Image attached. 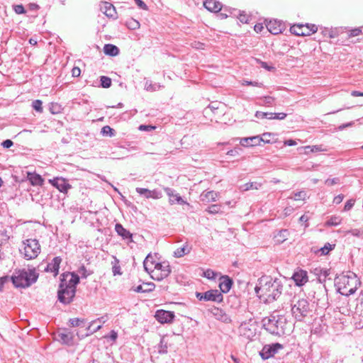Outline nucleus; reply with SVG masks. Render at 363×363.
I'll return each mask as SVG.
<instances>
[{"mask_svg": "<svg viewBox=\"0 0 363 363\" xmlns=\"http://www.w3.org/2000/svg\"><path fill=\"white\" fill-rule=\"evenodd\" d=\"M283 280L271 276H262L255 288L257 297L264 303L277 301L283 291Z\"/></svg>", "mask_w": 363, "mask_h": 363, "instance_id": "nucleus-1", "label": "nucleus"}, {"mask_svg": "<svg viewBox=\"0 0 363 363\" xmlns=\"http://www.w3.org/2000/svg\"><path fill=\"white\" fill-rule=\"evenodd\" d=\"M360 284V280L357 276L351 272L336 278L337 290L344 296H350L354 294Z\"/></svg>", "mask_w": 363, "mask_h": 363, "instance_id": "nucleus-2", "label": "nucleus"}, {"mask_svg": "<svg viewBox=\"0 0 363 363\" xmlns=\"http://www.w3.org/2000/svg\"><path fill=\"white\" fill-rule=\"evenodd\" d=\"M38 278L35 269H19L13 272L11 281L17 288H26L34 284Z\"/></svg>", "mask_w": 363, "mask_h": 363, "instance_id": "nucleus-3", "label": "nucleus"}, {"mask_svg": "<svg viewBox=\"0 0 363 363\" xmlns=\"http://www.w3.org/2000/svg\"><path fill=\"white\" fill-rule=\"evenodd\" d=\"M286 319L282 315H271L263 320V326L272 335L281 336L285 333Z\"/></svg>", "mask_w": 363, "mask_h": 363, "instance_id": "nucleus-4", "label": "nucleus"}, {"mask_svg": "<svg viewBox=\"0 0 363 363\" xmlns=\"http://www.w3.org/2000/svg\"><path fill=\"white\" fill-rule=\"evenodd\" d=\"M23 248L20 249V252L28 260L36 258L41 250L37 239H26L23 241Z\"/></svg>", "mask_w": 363, "mask_h": 363, "instance_id": "nucleus-5", "label": "nucleus"}, {"mask_svg": "<svg viewBox=\"0 0 363 363\" xmlns=\"http://www.w3.org/2000/svg\"><path fill=\"white\" fill-rule=\"evenodd\" d=\"M311 311V305L306 298L298 299L291 306L292 315L298 321H302Z\"/></svg>", "mask_w": 363, "mask_h": 363, "instance_id": "nucleus-6", "label": "nucleus"}, {"mask_svg": "<svg viewBox=\"0 0 363 363\" xmlns=\"http://www.w3.org/2000/svg\"><path fill=\"white\" fill-rule=\"evenodd\" d=\"M171 273L170 266L168 262H157L150 275L156 281H162Z\"/></svg>", "mask_w": 363, "mask_h": 363, "instance_id": "nucleus-7", "label": "nucleus"}, {"mask_svg": "<svg viewBox=\"0 0 363 363\" xmlns=\"http://www.w3.org/2000/svg\"><path fill=\"white\" fill-rule=\"evenodd\" d=\"M79 282V277L74 272L63 273L61 275L60 287L67 288H67L71 287V289H76Z\"/></svg>", "mask_w": 363, "mask_h": 363, "instance_id": "nucleus-8", "label": "nucleus"}, {"mask_svg": "<svg viewBox=\"0 0 363 363\" xmlns=\"http://www.w3.org/2000/svg\"><path fill=\"white\" fill-rule=\"evenodd\" d=\"M76 289H71V287H60L57 292L58 300L64 303L69 304L72 301L75 296Z\"/></svg>", "mask_w": 363, "mask_h": 363, "instance_id": "nucleus-9", "label": "nucleus"}, {"mask_svg": "<svg viewBox=\"0 0 363 363\" xmlns=\"http://www.w3.org/2000/svg\"><path fill=\"white\" fill-rule=\"evenodd\" d=\"M262 142L264 143H270L269 140H265L264 138L259 135L252 136L248 138H242L240 139V145L245 147L260 145Z\"/></svg>", "mask_w": 363, "mask_h": 363, "instance_id": "nucleus-10", "label": "nucleus"}, {"mask_svg": "<svg viewBox=\"0 0 363 363\" xmlns=\"http://www.w3.org/2000/svg\"><path fill=\"white\" fill-rule=\"evenodd\" d=\"M282 348V345L279 343H275L271 345H265L260 351L259 354L263 359H267L273 357L279 350Z\"/></svg>", "mask_w": 363, "mask_h": 363, "instance_id": "nucleus-11", "label": "nucleus"}, {"mask_svg": "<svg viewBox=\"0 0 363 363\" xmlns=\"http://www.w3.org/2000/svg\"><path fill=\"white\" fill-rule=\"evenodd\" d=\"M155 317L156 320L162 324L164 323H171L173 322L174 318L175 317L174 312L164 311V310H157L155 312Z\"/></svg>", "mask_w": 363, "mask_h": 363, "instance_id": "nucleus-12", "label": "nucleus"}, {"mask_svg": "<svg viewBox=\"0 0 363 363\" xmlns=\"http://www.w3.org/2000/svg\"><path fill=\"white\" fill-rule=\"evenodd\" d=\"M292 279L298 286H302L308 281V273L303 269H298L294 272Z\"/></svg>", "mask_w": 363, "mask_h": 363, "instance_id": "nucleus-13", "label": "nucleus"}, {"mask_svg": "<svg viewBox=\"0 0 363 363\" xmlns=\"http://www.w3.org/2000/svg\"><path fill=\"white\" fill-rule=\"evenodd\" d=\"M203 298L205 301H211L216 303H220L223 299V294L217 289H211L204 292Z\"/></svg>", "mask_w": 363, "mask_h": 363, "instance_id": "nucleus-14", "label": "nucleus"}, {"mask_svg": "<svg viewBox=\"0 0 363 363\" xmlns=\"http://www.w3.org/2000/svg\"><path fill=\"white\" fill-rule=\"evenodd\" d=\"M49 182L62 193H67L72 187L71 185L62 178H54L52 179H50Z\"/></svg>", "mask_w": 363, "mask_h": 363, "instance_id": "nucleus-15", "label": "nucleus"}, {"mask_svg": "<svg viewBox=\"0 0 363 363\" xmlns=\"http://www.w3.org/2000/svg\"><path fill=\"white\" fill-rule=\"evenodd\" d=\"M164 191H165L166 194L168 195V196L169 197V203L171 204L177 203L181 205H183V204L189 205L178 194H174V191L173 189L167 187L164 189Z\"/></svg>", "mask_w": 363, "mask_h": 363, "instance_id": "nucleus-16", "label": "nucleus"}, {"mask_svg": "<svg viewBox=\"0 0 363 363\" xmlns=\"http://www.w3.org/2000/svg\"><path fill=\"white\" fill-rule=\"evenodd\" d=\"M62 262L60 257H55L52 259V262L48 263L45 268V272H53L54 276H57L59 272L60 264Z\"/></svg>", "mask_w": 363, "mask_h": 363, "instance_id": "nucleus-17", "label": "nucleus"}, {"mask_svg": "<svg viewBox=\"0 0 363 363\" xmlns=\"http://www.w3.org/2000/svg\"><path fill=\"white\" fill-rule=\"evenodd\" d=\"M136 191L140 194L143 195L146 199H160L162 197V193L157 190H149L145 188H136Z\"/></svg>", "mask_w": 363, "mask_h": 363, "instance_id": "nucleus-18", "label": "nucleus"}, {"mask_svg": "<svg viewBox=\"0 0 363 363\" xmlns=\"http://www.w3.org/2000/svg\"><path fill=\"white\" fill-rule=\"evenodd\" d=\"M26 179L33 186H43L44 179L42 177L35 172H27Z\"/></svg>", "mask_w": 363, "mask_h": 363, "instance_id": "nucleus-19", "label": "nucleus"}, {"mask_svg": "<svg viewBox=\"0 0 363 363\" xmlns=\"http://www.w3.org/2000/svg\"><path fill=\"white\" fill-rule=\"evenodd\" d=\"M219 194L214 191H203L200 195V200L204 203L216 201Z\"/></svg>", "mask_w": 363, "mask_h": 363, "instance_id": "nucleus-20", "label": "nucleus"}, {"mask_svg": "<svg viewBox=\"0 0 363 363\" xmlns=\"http://www.w3.org/2000/svg\"><path fill=\"white\" fill-rule=\"evenodd\" d=\"M307 29L306 25H294L290 28V31L296 35L306 36L309 35V31H307Z\"/></svg>", "mask_w": 363, "mask_h": 363, "instance_id": "nucleus-21", "label": "nucleus"}, {"mask_svg": "<svg viewBox=\"0 0 363 363\" xmlns=\"http://www.w3.org/2000/svg\"><path fill=\"white\" fill-rule=\"evenodd\" d=\"M233 285V281L228 276L222 277L220 279V281L219 283V288L220 289V292L222 293H228L231 289Z\"/></svg>", "mask_w": 363, "mask_h": 363, "instance_id": "nucleus-22", "label": "nucleus"}, {"mask_svg": "<svg viewBox=\"0 0 363 363\" xmlns=\"http://www.w3.org/2000/svg\"><path fill=\"white\" fill-rule=\"evenodd\" d=\"M204 7L211 12H218L222 9V5L219 1L215 0H206L203 2Z\"/></svg>", "mask_w": 363, "mask_h": 363, "instance_id": "nucleus-23", "label": "nucleus"}, {"mask_svg": "<svg viewBox=\"0 0 363 363\" xmlns=\"http://www.w3.org/2000/svg\"><path fill=\"white\" fill-rule=\"evenodd\" d=\"M267 30L272 34L277 35L281 32V23L277 21H270L266 25Z\"/></svg>", "mask_w": 363, "mask_h": 363, "instance_id": "nucleus-24", "label": "nucleus"}, {"mask_svg": "<svg viewBox=\"0 0 363 363\" xmlns=\"http://www.w3.org/2000/svg\"><path fill=\"white\" fill-rule=\"evenodd\" d=\"M239 331L241 335L249 339L255 335V331L250 328V325L247 323H243L240 325Z\"/></svg>", "mask_w": 363, "mask_h": 363, "instance_id": "nucleus-25", "label": "nucleus"}, {"mask_svg": "<svg viewBox=\"0 0 363 363\" xmlns=\"http://www.w3.org/2000/svg\"><path fill=\"white\" fill-rule=\"evenodd\" d=\"M115 230L118 233V235L121 236L124 240H130L132 241L133 235L123 228V226L120 223H116L115 225Z\"/></svg>", "mask_w": 363, "mask_h": 363, "instance_id": "nucleus-26", "label": "nucleus"}, {"mask_svg": "<svg viewBox=\"0 0 363 363\" xmlns=\"http://www.w3.org/2000/svg\"><path fill=\"white\" fill-rule=\"evenodd\" d=\"M213 313L215 318L221 322L228 323L231 321L229 315H227L223 310L218 308H216Z\"/></svg>", "mask_w": 363, "mask_h": 363, "instance_id": "nucleus-27", "label": "nucleus"}, {"mask_svg": "<svg viewBox=\"0 0 363 363\" xmlns=\"http://www.w3.org/2000/svg\"><path fill=\"white\" fill-rule=\"evenodd\" d=\"M156 263L157 262H155L152 255L151 254H148L143 261L145 270L150 274Z\"/></svg>", "mask_w": 363, "mask_h": 363, "instance_id": "nucleus-28", "label": "nucleus"}, {"mask_svg": "<svg viewBox=\"0 0 363 363\" xmlns=\"http://www.w3.org/2000/svg\"><path fill=\"white\" fill-rule=\"evenodd\" d=\"M58 340L65 345H72L73 342V335L70 332L60 333L58 334Z\"/></svg>", "mask_w": 363, "mask_h": 363, "instance_id": "nucleus-29", "label": "nucleus"}, {"mask_svg": "<svg viewBox=\"0 0 363 363\" xmlns=\"http://www.w3.org/2000/svg\"><path fill=\"white\" fill-rule=\"evenodd\" d=\"M104 52L109 56H116L119 53V49L117 46L112 44H106L104 47Z\"/></svg>", "mask_w": 363, "mask_h": 363, "instance_id": "nucleus-30", "label": "nucleus"}, {"mask_svg": "<svg viewBox=\"0 0 363 363\" xmlns=\"http://www.w3.org/2000/svg\"><path fill=\"white\" fill-rule=\"evenodd\" d=\"M314 271L315 274L318 277L320 282H324L330 274V270L326 269L315 268Z\"/></svg>", "mask_w": 363, "mask_h": 363, "instance_id": "nucleus-31", "label": "nucleus"}, {"mask_svg": "<svg viewBox=\"0 0 363 363\" xmlns=\"http://www.w3.org/2000/svg\"><path fill=\"white\" fill-rule=\"evenodd\" d=\"M146 286H150V289H144L143 285H139L135 288L133 289V291L137 293H147L151 292L155 289V284L150 282L145 283Z\"/></svg>", "mask_w": 363, "mask_h": 363, "instance_id": "nucleus-32", "label": "nucleus"}, {"mask_svg": "<svg viewBox=\"0 0 363 363\" xmlns=\"http://www.w3.org/2000/svg\"><path fill=\"white\" fill-rule=\"evenodd\" d=\"M190 251H191V247H189V245L187 244H186L183 247L177 248L174 252V255L175 257H182L184 255L189 254L190 252Z\"/></svg>", "mask_w": 363, "mask_h": 363, "instance_id": "nucleus-33", "label": "nucleus"}, {"mask_svg": "<svg viewBox=\"0 0 363 363\" xmlns=\"http://www.w3.org/2000/svg\"><path fill=\"white\" fill-rule=\"evenodd\" d=\"M104 14L108 17H114L116 14L115 7L110 3H104Z\"/></svg>", "mask_w": 363, "mask_h": 363, "instance_id": "nucleus-34", "label": "nucleus"}, {"mask_svg": "<svg viewBox=\"0 0 363 363\" xmlns=\"http://www.w3.org/2000/svg\"><path fill=\"white\" fill-rule=\"evenodd\" d=\"M259 101L260 102L259 103V105L260 106H272L275 101V98L270 96H266L260 97Z\"/></svg>", "mask_w": 363, "mask_h": 363, "instance_id": "nucleus-35", "label": "nucleus"}, {"mask_svg": "<svg viewBox=\"0 0 363 363\" xmlns=\"http://www.w3.org/2000/svg\"><path fill=\"white\" fill-rule=\"evenodd\" d=\"M262 184L258 182H249L243 184L240 186V189L242 191H248L250 189H259Z\"/></svg>", "mask_w": 363, "mask_h": 363, "instance_id": "nucleus-36", "label": "nucleus"}, {"mask_svg": "<svg viewBox=\"0 0 363 363\" xmlns=\"http://www.w3.org/2000/svg\"><path fill=\"white\" fill-rule=\"evenodd\" d=\"M342 218L340 216H333L325 223L326 226H337L341 223Z\"/></svg>", "mask_w": 363, "mask_h": 363, "instance_id": "nucleus-37", "label": "nucleus"}, {"mask_svg": "<svg viewBox=\"0 0 363 363\" xmlns=\"http://www.w3.org/2000/svg\"><path fill=\"white\" fill-rule=\"evenodd\" d=\"M161 86L159 84H152L150 80H146L145 83V89L148 91H155L160 89Z\"/></svg>", "mask_w": 363, "mask_h": 363, "instance_id": "nucleus-38", "label": "nucleus"}, {"mask_svg": "<svg viewBox=\"0 0 363 363\" xmlns=\"http://www.w3.org/2000/svg\"><path fill=\"white\" fill-rule=\"evenodd\" d=\"M306 150V153L308 152H318L325 151V149L323 148L322 145H308L303 147Z\"/></svg>", "mask_w": 363, "mask_h": 363, "instance_id": "nucleus-39", "label": "nucleus"}, {"mask_svg": "<svg viewBox=\"0 0 363 363\" xmlns=\"http://www.w3.org/2000/svg\"><path fill=\"white\" fill-rule=\"evenodd\" d=\"M101 133L104 136L113 137L116 135L115 130L111 128L109 125L104 126L101 128Z\"/></svg>", "mask_w": 363, "mask_h": 363, "instance_id": "nucleus-40", "label": "nucleus"}, {"mask_svg": "<svg viewBox=\"0 0 363 363\" xmlns=\"http://www.w3.org/2000/svg\"><path fill=\"white\" fill-rule=\"evenodd\" d=\"M112 272L114 276L121 275L122 274L121 267L119 265V261L116 257H114V261L112 262Z\"/></svg>", "mask_w": 363, "mask_h": 363, "instance_id": "nucleus-41", "label": "nucleus"}, {"mask_svg": "<svg viewBox=\"0 0 363 363\" xmlns=\"http://www.w3.org/2000/svg\"><path fill=\"white\" fill-rule=\"evenodd\" d=\"M206 211H207L210 214H217L221 212V206L219 204H213L208 207V208L206 209Z\"/></svg>", "mask_w": 363, "mask_h": 363, "instance_id": "nucleus-42", "label": "nucleus"}, {"mask_svg": "<svg viewBox=\"0 0 363 363\" xmlns=\"http://www.w3.org/2000/svg\"><path fill=\"white\" fill-rule=\"evenodd\" d=\"M167 342L165 341L164 338L162 337L160 342L158 352L160 354H167Z\"/></svg>", "mask_w": 363, "mask_h": 363, "instance_id": "nucleus-43", "label": "nucleus"}, {"mask_svg": "<svg viewBox=\"0 0 363 363\" xmlns=\"http://www.w3.org/2000/svg\"><path fill=\"white\" fill-rule=\"evenodd\" d=\"M100 82L103 88H109L111 86V79L108 77L101 76Z\"/></svg>", "mask_w": 363, "mask_h": 363, "instance_id": "nucleus-44", "label": "nucleus"}, {"mask_svg": "<svg viewBox=\"0 0 363 363\" xmlns=\"http://www.w3.org/2000/svg\"><path fill=\"white\" fill-rule=\"evenodd\" d=\"M335 245H331L330 243H326L325 245L320 249L321 252V255H326L329 253L330 251L334 249Z\"/></svg>", "mask_w": 363, "mask_h": 363, "instance_id": "nucleus-45", "label": "nucleus"}, {"mask_svg": "<svg viewBox=\"0 0 363 363\" xmlns=\"http://www.w3.org/2000/svg\"><path fill=\"white\" fill-rule=\"evenodd\" d=\"M306 198V193L304 191H301L294 193V196L289 197V199H293L295 201L305 200Z\"/></svg>", "mask_w": 363, "mask_h": 363, "instance_id": "nucleus-46", "label": "nucleus"}, {"mask_svg": "<svg viewBox=\"0 0 363 363\" xmlns=\"http://www.w3.org/2000/svg\"><path fill=\"white\" fill-rule=\"evenodd\" d=\"M257 64H259L262 68L267 71H274L275 67L272 65H269L267 62L262 61L259 59H255Z\"/></svg>", "mask_w": 363, "mask_h": 363, "instance_id": "nucleus-47", "label": "nucleus"}, {"mask_svg": "<svg viewBox=\"0 0 363 363\" xmlns=\"http://www.w3.org/2000/svg\"><path fill=\"white\" fill-rule=\"evenodd\" d=\"M69 322L72 327H78V326H80L82 323H84V320L75 318H70Z\"/></svg>", "mask_w": 363, "mask_h": 363, "instance_id": "nucleus-48", "label": "nucleus"}, {"mask_svg": "<svg viewBox=\"0 0 363 363\" xmlns=\"http://www.w3.org/2000/svg\"><path fill=\"white\" fill-rule=\"evenodd\" d=\"M42 101L40 100H35L32 103V107L33 109H35L36 111L39 113L43 112V106H42Z\"/></svg>", "mask_w": 363, "mask_h": 363, "instance_id": "nucleus-49", "label": "nucleus"}, {"mask_svg": "<svg viewBox=\"0 0 363 363\" xmlns=\"http://www.w3.org/2000/svg\"><path fill=\"white\" fill-rule=\"evenodd\" d=\"M60 106L57 103H52L50 106V111L52 114H57L60 112Z\"/></svg>", "mask_w": 363, "mask_h": 363, "instance_id": "nucleus-50", "label": "nucleus"}, {"mask_svg": "<svg viewBox=\"0 0 363 363\" xmlns=\"http://www.w3.org/2000/svg\"><path fill=\"white\" fill-rule=\"evenodd\" d=\"M78 272L81 274L82 278L84 279H86L88 276H89L91 274V272H89L86 270V267L84 265L79 267Z\"/></svg>", "mask_w": 363, "mask_h": 363, "instance_id": "nucleus-51", "label": "nucleus"}, {"mask_svg": "<svg viewBox=\"0 0 363 363\" xmlns=\"http://www.w3.org/2000/svg\"><path fill=\"white\" fill-rule=\"evenodd\" d=\"M106 322V318L105 317H101L99 318H97L93 321H91L89 324V325L88 326L87 328V330H90L91 328H92V326H94L96 323H104Z\"/></svg>", "mask_w": 363, "mask_h": 363, "instance_id": "nucleus-52", "label": "nucleus"}, {"mask_svg": "<svg viewBox=\"0 0 363 363\" xmlns=\"http://www.w3.org/2000/svg\"><path fill=\"white\" fill-rule=\"evenodd\" d=\"M203 275L208 279H215L216 273L212 269H207L203 272Z\"/></svg>", "mask_w": 363, "mask_h": 363, "instance_id": "nucleus-53", "label": "nucleus"}, {"mask_svg": "<svg viewBox=\"0 0 363 363\" xmlns=\"http://www.w3.org/2000/svg\"><path fill=\"white\" fill-rule=\"evenodd\" d=\"M354 203H355V201L353 200V199H350L348 200L345 204V206H344V211H350L354 205Z\"/></svg>", "mask_w": 363, "mask_h": 363, "instance_id": "nucleus-54", "label": "nucleus"}, {"mask_svg": "<svg viewBox=\"0 0 363 363\" xmlns=\"http://www.w3.org/2000/svg\"><path fill=\"white\" fill-rule=\"evenodd\" d=\"M242 85H251V86H262V83H259V82H252V81H248V80H243L242 82Z\"/></svg>", "mask_w": 363, "mask_h": 363, "instance_id": "nucleus-55", "label": "nucleus"}, {"mask_svg": "<svg viewBox=\"0 0 363 363\" xmlns=\"http://www.w3.org/2000/svg\"><path fill=\"white\" fill-rule=\"evenodd\" d=\"M340 182L339 178L328 179L325 180V184L328 186H332Z\"/></svg>", "mask_w": 363, "mask_h": 363, "instance_id": "nucleus-56", "label": "nucleus"}, {"mask_svg": "<svg viewBox=\"0 0 363 363\" xmlns=\"http://www.w3.org/2000/svg\"><path fill=\"white\" fill-rule=\"evenodd\" d=\"M357 309L360 312V315L363 318V292L361 293L360 303L357 305Z\"/></svg>", "mask_w": 363, "mask_h": 363, "instance_id": "nucleus-57", "label": "nucleus"}, {"mask_svg": "<svg viewBox=\"0 0 363 363\" xmlns=\"http://www.w3.org/2000/svg\"><path fill=\"white\" fill-rule=\"evenodd\" d=\"M307 26V31H309V35L313 34V33H315V32H317L318 30V28L314 24H306Z\"/></svg>", "mask_w": 363, "mask_h": 363, "instance_id": "nucleus-58", "label": "nucleus"}, {"mask_svg": "<svg viewBox=\"0 0 363 363\" xmlns=\"http://www.w3.org/2000/svg\"><path fill=\"white\" fill-rule=\"evenodd\" d=\"M128 27L131 29H137L140 27V23L138 21L133 19L128 23Z\"/></svg>", "mask_w": 363, "mask_h": 363, "instance_id": "nucleus-59", "label": "nucleus"}, {"mask_svg": "<svg viewBox=\"0 0 363 363\" xmlns=\"http://www.w3.org/2000/svg\"><path fill=\"white\" fill-rule=\"evenodd\" d=\"M14 11L18 14H23L25 13L26 9H24L23 5H16L14 6Z\"/></svg>", "mask_w": 363, "mask_h": 363, "instance_id": "nucleus-60", "label": "nucleus"}, {"mask_svg": "<svg viewBox=\"0 0 363 363\" xmlns=\"http://www.w3.org/2000/svg\"><path fill=\"white\" fill-rule=\"evenodd\" d=\"M138 6L143 10H147V6L142 0H134Z\"/></svg>", "mask_w": 363, "mask_h": 363, "instance_id": "nucleus-61", "label": "nucleus"}, {"mask_svg": "<svg viewBox=\"0 0 363 363\" xmlns=\"http://www.w3.org/2000/svg\"><path fill=\"white\" fill-rule=\"evenodd\" d=\"M241 150L240 147H235L233 150L228 151L227 155L230 156H235L239 154V152Z\"/></svg>", "mask_w": 363, "mask_h": 363, "instance_id": "nucleus-62", "label": "nucleus"}, {"mask_svg": "<svg viewBox=\"0 0 363 363\" xmlns=\"http://www.w3.org/2000/svg\"><path fill=\"white\" fill-rule=\"evenodd\" d=\"M155 127L152 125H140L139 126L140 130H144V131H150L153 129H155Z\"/></svg>", "mask_w": 363, "mask_h": 363, "instance_id": "nucleus-63", "label": "nucleus"}, {"mask_svg": "<svg viewBox=\"0 0 363 363\" xmlns=\"http://www.w3.org/2000/svg\"><path fill=\"white\" fill-rule=\"evenodd\" d=\"M347 233L351 234L356 237H360L362 236V233L360 232L358 229H352L347 232Z\"/></svg>", "mask_w": 363, "mask_h": 363, "instance_id": "nucleus-64", "label": "nucleus"}]
</instances>
